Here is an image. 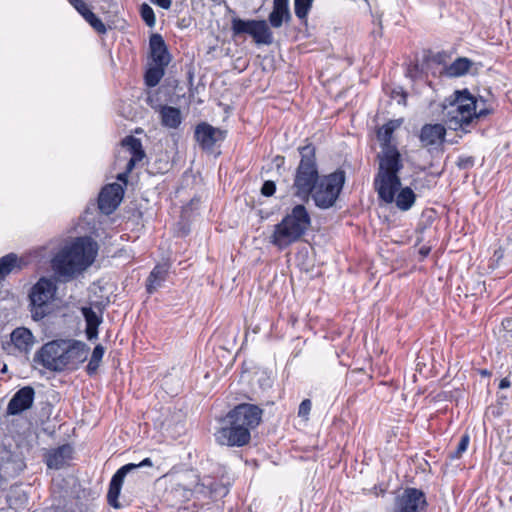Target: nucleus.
<instances>
[{
    "mask_svg": "<svg viewBox=\"0 0 512 512\" xmlns=\"http://www.w3.org/2000/svg\"><path fill=\"white\" fill-rule=\"evenodd\" d=\"M416 201V194L410 187L399 188L394 194L396 207L401 211H408L412 208Z\"/></svg>",
    "mask_w": 512,
    "mask_h": 512,
    "instance_id": "cd10ccee",
    "label": "nucleus"
},
{
    "mask_svg": "<svg viewBox=\"0 0 512 512\" xmlns=\"http://www.w3.org/2000/svg\"><path fill=\"white\" fill-rule=\"evenodd\" d=\"M141 160H142V159L130 158V160L128 161V163H127V165H126V170H125V171H126L127 173H130V172L134 169V167H135L136 163H137V162H139V161H141Z\"/></svg>",
    "mask_w": 512,
    "mask_h": 512,
    "instance_id": "a18cd8bd",
    "label": "nucleus"
},
{
    "mask_svg": "<svg viewBox=\"0 0 512 512\" xmlns=\"http://www.w3.org/2000/svg\"><path fill=\"white\" fill-rule=\"evenodd\" d=\"M420 69L417 63L411 64L407 69V75L411 78H417L419 76Z\"/></svg>",
    "mask_w": 512,
    "mask_h": 512,
    "instance_id": "a19ab883",
    "label": "nucleus"
},
{
    "mask_svg": "<svg viewBox=\"0 0 512 512\" xmlns=\"http://www.w3.org/2000/svg\"><path fill=\"white\" fill-rule=\"evenodd\" d=\"M511 386V382H510V379L508 377H505L503 379H501L500 383H499V389H507Z\"/></svg>",
    "mask_w": 512,
    "mask_h": 512,
    "instance_id": "49530a36",
    "label": "nucleus"
},
{
    "mask_svg": "<svg viewBox=\"0 0 512 512\" xmlns=\"http://www.w3.org/2000/svg\"><path fill=\"white\" fill-rule=\"evenodd\" d=\"M97 255V243L90 237H78L52 259L55 273L66 280L87 269Z\"/></svg>",
    "mask_w": 512,
    "mask_h": 512,
    "instance_id": "f03ea898",
    "label": "nucleus"
},
{
    "mask_svg": "<svg viewBox=\"0 0 512 512\" xmlns=\"http://www.w3.org/2000/svg\"><path fill=\"white\" fill-rule=\"evenodd\" d=\"M124 195L123 187L118 183H111L102 188L98 197V207L101 212L111 214L116 210Z\"/></svg>",
    "mask_w": 512,
    "mask_h": 512,
    "instance_id": "dca6fc26",
    "label": "nucleus"
},
{
    "mask_svg": "<svg viewBox=\"0 0 512 512\" xmlns=\"http://www.w3.org/2000/svg\"><path fill=\"white\" fill-rule=\"evenodd\" d=\"M122 146L128 149L131 154V158L143 159L145 157V151L139 138L131 135L127 136L122 140Z\"/></svg>",
    "mask_w": 512,
    "mask_h": 512,
    "instance_id": "c756f323",
    "label": "nucleus"
},
{
    "mask_svg": "<svg viewBox=\"0 0 512 512\" xmlns=\"http://www.w3.org/2000/svg\"><path fill=\"white\" fill-rule=\"evenodd\" d=\"M420 253H421L422 255L426 256V255H428V253H429V249L421 248Z\"/></svg>",
    "mask_w": 512,
    "mask_h": 512,
    "instance_id": "8fccbe9b",
    "label": "nucleus"
},
{
    "mask_svg": "<svg viewBox=\"0 0 512 512\" xmlns=\"http://www.w3.org/2000/svg\"><path fill=\"white\" fill-rule=\"evenodd\" d=\"M475 164V159L472 156H461L457 160V167L461 170L471 169Z\"/></svg>",
    "mask_w": 512,
    "mask_h": 512,
    "instance_id": "58836bf2",
    "label": "nucleus"
},
{
    "mask_svg": "<svg viewBox=\"0 0 512 512\" xmlns=\"http://www.w3.org/2000/svg\"><path fill=\"white\" fill-rule=\"evenodd\" d=\"M69 2L84 19L92 12L84 0H69Z\"/></svg>",
    "mask_w": 512,
    "mask_h": 512,
    "instance_id": "e433bc0d",
    "label": "nucleus"
},
{
    "mask_svg": "<svg viewBox=\"0 0 512 512\" xmlns=\"http://www.w3.org/2000/svg\"><path fill=\"white\" fill-rule=\"evenodd\" d=\"M227 131L201 122L195 127L194 138L204 151H212L216 143L224 141Z\"/></svg>",
    "mask_w": 512,
    "mask_h": 512,
    "instance_id": "2eb2a0df",
    "label": "nucleus"
},
{
    "mask_svg": "<svg viewBox=\"0 0 512 512\" xmlns=\"http://www.w3.org/2000/svg\"><path fill=\"white\" fill-rule=\"evenodd\" d=\"M161 124L164 127L177 129L182 123L181 111L179 108L164 105L160 109Z\"/></svg>",
    "mask_w": 512,
    "mask_h": 512,
    "instance_id": "bb28decb",
    "label": "nucleus"
},
{
    "mask_svg": "<svg viewBox=\"0 0 512 512\" xmlns=\"http://www.w3.org/2000/svg\"><path fill=\"white\" fill-rule=\"evenodd\" d=\"M291 20L288 0H273L272 11L268 16L271 27L280 28L284 22Z\"/></svg>",
    "mask_w": 512,
    "mask_h": 512,
    "instance_id": "412c9836",
    "label": "nucleus"
},
{
    "mask_svg": "<svg viewBox=\"0 0 512 512\" xmlns=\"http://www.w3.org/2000/svg\"><path fill=\"white\" fill-rule=\"evenodd\" d=\"M104 352L105 349L101 344H98L94 347L91 358L86 366V372L89 376H93L97 373Z\"/></svg>",
    "mask_w": 512,
    "mask_h": 512,
    "instance_id": "7c9ffc66",
    "label": "nucleus"
},
{
    "mask_svg": "<svg viewBox=\"0 0 512 512\" xmlns=\"http://www.w3.org/2000/svg\"><path fill=\"white\" fill-rule=\"evenodd\" d=\"M61 347V364L63 371H75L87 360L89 347L78 340H64Z\"/></svg>",
    "mask_w": 512,
    "mask_h": 512,
    "instance_id": "f8f14e48",
    "label": "nucleus"
},
{
    "mask_svg": "<svg viewBox=\"0 0 512 512\" xmlns=\"http://www.w3.org/2000/svg\"><path fill=\"white\" fill-rule=\"evenodd\" d=\"M35 398V390L31 386L20 388L10 399L7 406L8 415H19L32 407Z\"/></svg>",
    "mask_w": 512,
    "mask_h": 512,
    "instance_id": "a211bd4d",
    "label": "nucleus"
},
{
    "mask_svg": "<svg viewBox=\"0 0 512 512\" xmlns=\"http://www.w3.org/2000/svg\"><path fill=\"white\" fill-rule=\"evenodd\" d=\"M11 340L17 349L25 353H28L34 344L33 334L24 327L16 328L11 333Z\"/></svg>",
    "mask_w": 512,
    "mask_h": 512,
    "instance_id": "b1692460",
    "label": "nucleus"
},
{
    "mask_svg": "<svg viewBox=\"0 0 512 512\" xmlns=\"http://www.w3.org/2000/svg\"><path fill=\"white\" fill-rule=\"evenodd\" d=\"M165 67L159 64H154L153 67H150L145 73V83L148 87H155L159 84L161 79L165 74Z\"/></svg>",
    "mask_w": 512,
    "mask_h": 512,
    "instance_id": "2f4dec72",
    "label": "nucleus"
},
{
    "mask_svg": "<svg viewBox=\"0 0 512 512\" xmlns=\"http://www.w3.org/2000/svg\"><path fill=\"white\" fill-rule=\"evenodd\" d=\"M128 175H129V173L124 171V172H122V173L117 175V180L120 181V182H123L124 184H127V182H128Z\"/></svg>",
    "mask_w": 512,
    "mask_h": 512,
    "instance_id": "de8ad7c7",
    "label": "nucleus"
},
{
    "mask_svg": "<svg viewBox=\"0 0 512 512\" xmlns=\"http://www.w3.org/2000/svg\"><path fill=\"white\" fill-rule=\"evenodd\" d=\"M23 260L15 253H9L0 258V281L4 280L9 274L22 270Z\"/></svg>",
    "mask_w": 512,
    "mask_h": 512,
    "instance_id": "5701e85b",
    "label": "nucleus"
},
{
    "mask_svg": "<svg viewBox=\"0 0 512 512\" xmlns=\"http://www.w3.org/2000/svg\"><path fill=\"white\" fill-rule=\"evenodd\" d=\"M446 132L445 126L441 123L424 124L418 135L421 147L426 148L429 152L442 150L446 141Z\"/></svg>",
    "mask_w": 512,
    "mask_h": 512,
    "instance_id": "4468645a",
    "label": "nucleus"
},
{
    "mask_svg": "<svg viewBox=\"0 0 512 512\" xmlns=\"http://www.w3.org/2000/svg\"><path fill=\"white\" fill-rule=\"evenodd\" d=\"M314 0H294V13L301 21L307 22Z\"/></svg>",
    "mask_w": 512,
    "mask_h": 512,
    "instance_id": "473e14b6",
    "label": "nucleus"
},
{
    "mask_svg": "<svg viewBox=\"0 0 512 512\" xmlns=\"http://www.w3.org/2000/svg\"><path fill=\"white\" fill-rule=\"evenodd\" d=\"M402 124V119L389 120L383 126L378 128L376 132L377 139L380 141L382 149L388 147H396L391 144L394 131Z\"/></svg>",
    "mask_w": 512,
    "mask_h": 512,
    "instance_id": "a878e982",
    "label": "nucleus"
},
{
    "mask_svg": "<svg viewBox=\"0 0 512 512\" xmlns=\"http://www.w3.org/2000/svg\"><path fill=\"white\" fill-rule=\"evenodd\" d=\"M469 442H470V437L467 433H465L464 435L461 436V439L457 445L456 450L449 454V458L450 459L461 458L462 454L467 450Z\"/></svg>",
    "mask_w": 512,
    "mask_h": 512,
    "instance_id": "72a5a7b5",
    "label": "nucleus"
},
{
    "mask_svg": "<svg viewBox=\"0 0 512 512\" xmlns=\"http://www.w3.org/2000/svg\"><path fill=\"white\" fill-rule=\"evenodd\" d=\"M263 409L255 404L240 403L226 416V425L215 433L217 443L228 447H243L251 441V431L262 422Z\"/></svg>",
    "mask_w": 512,
    "mask_h": 512,
    "instance_id": "f257e3e1",
    "label": "nucleus"
},
{
    "mask_svg": "<svg viewBox=\"0 0 512 512\" xmlns=\"http://www.w3.org/2000/svg\"><path fill=\"white\" fill-rule=\"evenodd\" d=\"M300 161L294 173L293 196L308 201L313 188L319 180V170L316 158V147L308 142L304 146L298 147Z\"/></svg>",
    "mask_w": 512,
    "mask_h": 512,
    "instance_id": "423d86ee",
    "label": "nucleus"
},
{
    "mask_svg": "<svg viewBox=\"0 0 512 512\" xmlns=\"http://www.w3.org/2000/svg\"><path fill=\"white\" fill-rule=\"evenodd\" d=\"M56 286L54 282L45 277L40 278L29 293L30 311L36 321L43 319L49 313L48 306L54 298Z\"/></svg>",
    "mask_w": 512,
    "mask_h": 512,
    "instance_id": "1a4fd4ad",
    "label": "nucleus"
},
{
    "mask_svg": "<svg viewBox=\"0 0 512 512\" xmlns=\"http://www.w3.org/2000/svg\"><path fill=\"white\" fill-rule=\"evenodd\" d=\"M233 37L249 35L257 45H271L274 41L273 32L266 20H244L234 17L231 20Z\"/></svg>",
    "mask_w": 512,
    "mask_h": 512,
    "instance_id": "6e6552de",
    "label": "nucleus"
},
{
    "mask_svg": "<svg viewBox=\"0 0 512 512\" xmlns=\"http://www.w3.org/2000/svg\"><path fill=\"white\" fill-rule=\"evenodd\" d=\"M478 373L482 376V377H490L492 375L491 371L487 370V369H478Z\"/></svg>",
    "mask_w": 512,
    "mask_h": 512,
    "instance_id": "09e8293b",
    "label": "nucleus"
},
{
    "mask_svg": "<svg viewBox=\"0 0 512 512\" xmlns=\"http://www.w3.org/2000/svg\"><path fill=\"white\" fill-rule=\"evenodd\" d=\"M149 52L152 62L161 66H168L171 61V55L163 37L154 33L149 39Z\"/></svg>",
    "mask_w": 512,
    "mask_h": 512,
    "instance_id": "6ab92c4d",
    "label": "nucleus"
},
{
    "mask_svg": "<svg viewBox=\"0 0 512 512\" xmlns=\"http://www.w3.org/2000/svg\"><path fill=\"white\" fill-rule=\"evenodd\" d=\"M154 3L163 9H169L171 7L172 0H154Z\"/></svg>",
    "mask_w": 512,
    "mask_h": 512,
    "instance_id": "c03bdc74",
    "label": "nucleus"
},
{
    "mask_svg": "<svg viewBox=\"0 0 512 512\" xmlns=\"http://www.w3.org/2000/svg\"><path fill=\"white\" fill-rule=\"evenodd\" d=\"M311 226V216L303 204L295 205L282 220L274 225L269 242L279 250H285L299 242Z\"/></svg>",
    "mask_w": 512,
    "mask_h": 512,
    "instance_id": "20e7f679",
    "label": "nucleus"
},
{
    "mask_svg": "<svg viewBox=\"0 0 512 512\" xmlns=\"http://www.w3.org/2000/svg\"><path fill=\"white\" fill-rule=\"evenodd\" d=\"M168 275V268L166 265L158 264L150 272L146 280V291L148 294H153L166 280Z\"/></svg>",
    "mask_w": 512,
    "mask_h": 512,
    "instance_id": "393cba45",
    "label": "nucleus"
},
{
    "mask_svg": "<svg viewBox=\"0 0 512 512\" xmlns=\"http://www.w3.org/2000/svg\"><path fill=\"white\" fill-rule=\"evenodd\" d=\"M140 15L147 26L153 27L155 25V14L153 9L146 3L140 7Z\"/></svg>",
    "mask_w": 512,
    "mask_h": 512,
    "instance_id": "c9c22d12",
    "label": "nucleus"
},
{
    "mask_svg": "<svg viewBox=\"0 0 512 512\" xmlns=\"http://www.w3.org/2000/svg\"><path fill=\"white\" fill-rule=\"evenodd\" d=\"M276 191V184L274 181L267 180L261 187V194L265 197H271Z\"/></svg>",
    "mask_w": 512,
    "mask_h": 512,
    "instance_id": "ea45409f",
    "label": "nucleus"
},
{
    "mask_svg": "<svg viewBox=\"0 0 512 512\" xmlns=\"http://www.w3.org/2000/svg\"><path fill=\"white\" fill-rule=\"evenodd\" d=\"M311 408H312V402L310 399H304L300 405H299V408H298V416L300 418H303L305 420L308 419L309 417V414H310V411H311Z\"/></svg>",
    "mask_w": 512,
    "mask_h": 512,
    "instance_id": "4c0bfd02",
    "label": "nucleus"
},
{
    "mask_svg": "<svg viewBox=\"0 0 512 512\" xmlns=\"http://www.w3.org/2000/svg\"><path fill=\"white\" fill-rule=\"evenodd\" d=\"M401 97L403 99V103L406 104L407 93L406 92H402L401 93Z\"/></svg>",
    "mask_w": 512,
    "mask_h": 512,
    "instance_id": "3c124183",
    "label": "nucleus"
},
{
    "mask_svg": "<svg viewBox=\"0 0 512 512\" xmlns=\"http://www.w3.org/2000/svg\"><path fill=\"white\" fill-rule=\"evenodd\" d=\"M85 20L90 24V26L99 34H105L107 32L106 25L102 22V20L93 12L89 13Z\"/></svg>",
    "mask_w": 512,
    "mask_h": 512,
    "instance_id": "f704fd0d",
    "label": "nucleus"
},
{
    "mask_svg": "<svg viewBox=\"0 0 512 512\" xmlns=\"http://www.w3.org/2000/svg\"><path fill=\"white\" fill-rule=\"evenodd\" d=\"M81 312L86 322L85 333L87 339H96L98 337V327L102 323V315L97 314L91 307H83Z\"/></svg>",
    "mask_w": 512,
    "mask_h": 512,
    "instance_id": "4be33fe9",
    "label": "nucleus"
},
{
    "mask_svg": "<svg viewBox=\"0 0 512 512\" xmlns=\"http://www.w3.org/2000/svg\"><path fill=\"white\" fill-rule=\"evenodd\" d=\"M64 340H53L44 344L34 355L33 361L52 372H62L61 347Z\"/></svg>",
    "mask_w": 512,
    "mask_h": 512,
    "instance_id": "ddd939ff",
    "label": "nucleus"
},
{
    "mask_svg": "<svg viewBox=\"0 0 512 512\" xmlns=\"http://www.w3.org/2000/svg\"><path fill=\"white\" fill-rule=\"evenodd\" d=\"M382 150V155H378L380 162L378 173L374 178V189L379 200L391 204L394 201V194L401 186L398 173L402 170L403 163L397 147Z\"/></svg>",
    "mask_w": 512,
    "mask_h": 512,
    "instance_id": "39448f33",
    "label": "nucleus"
},
{
    "mask_svg": "<svg viewBox=\"0 0 512 512\" xmlns=\"http://www.w3.org/2000/svg\"><path fill=\"white\" fill-rule=\"evenodd\" d=\"M273 163L275 164L276 168L277 169H280L284 166L285 164V157L282 156V155H276L274 158H273Z\"/></svg>",
    "mask_w": 512,
    "mask_h": 512,
    "instance_id": "79ce46f5",
    "label": "nucleus"
},
{
    "mask_svg": "<svg viewBox=\"0 0 512 512\" xmlns=\"http://www.w3.org/2000/svg\"><path fill=\"white\" fill-rule=\"evenodd\" d=\"M427 507L426 495L421 489L406 487L395 497L391 512H426Z\"/></svg>",
    "mask_w": 512,
    "mask_h": 512,
    "instance_id": "9b49d317",
    "label": "nucleus"
},
{
    "mask_svg": "<svg viewBox=\"0 0 512 512\" xmlns=\"http://www.w3.org/2000/svg\"><path fill=\"white\" fill-rule=\"evenodd\" d=\"M471 66L472 61L470 59L459 57L446 67V74L450 77H460L465 75Z\"/></svg>",
    "mask_w": 512,
    "mask_h": 512,
    "instance_id": "c85d7f7f",
    "label": "nucleus"
},
{
    "mask_svg": "<svg viewBox=\"0 0 512 512\" xmlns=\"http://www.w3.org/2000/svg\"><path fill=\"white\" fill-rule=\"evenodd\" d=\"M72 453L73 448L69 444L52 449L45 456L46 465L49 468L59 470L72 458Z\"/></svg>",
    "mask_w": 512,
    "mask_h": 512,
    "instance_id": "aec40b11",
    "label": "nucleus"
},
{
    "mask_svg": "<svg viewBox=\"0 0 512 512\" xmlns=\"http://www.w3.org/2000/svg\"><path fill=\"white\" fill-rule=\"evenodd\" d=\"M153 465L152 460L150 458L143 459L140 463H128L122 467H120L112 476L108 492H107V503L109 506L114 509H120L123 507V504L119 501L121 495V489L124 483V479L128 476V481H136L135 471L141 467H151ZM137 477H139L137 475Z\"/></svg>",
    "mask_w": 512,
    "mask_h": 512,
    "instance_id": "9d476101",
    "label": "nucleus"
},
{
    "mask_svg": "<svg viewBox=\"0 0 512 512\" xmlns=\"http://www.w3.org/2000/svg\"><path fill=\"white\" fill-rule=\"evenodd\" d=\"M445 122L454 131L470 132L472 123L491 113L488 108L478 109V100L467 89L456 90L445 99Z\"/></svg>",
    "mask_w": 512,
    "mask_h": 512,
    "instance_id": "7ed1b4c3",
    "label": "nucleus"
},
{
    "mask_svg": "<svg viewBox=\"0 0 512 512\" xmlns=\"http://www.w3.org/2000/svg\"><path fill=\"white\" fill-rule=\"evenodd\" d=\"M192 492L203 497L218 499L227 495L228 488L212 476H203L194 485Z\"/></svg>",
    "mask_w": 512,
    "mask_h": 512,
    "instance_id": "f3484780",
    "label": "nucleus"
},
{
    "mask_svg": "<svg viewBox=\"0 0 512 512\" xmlns=\"http://www.w3.org/2000/svg\"><path fill=\"white\" fill-rule=\"evenodd\" d=\"M346 182V172L342 168L321 175L310 194L314 205L322 210L334 207Z\"/></svg>",
    "mask_w": 512,
    "mask_h": 512,
    "instance_id": "0eeeda50",
    "label": "nucleus"
},
{
    "mask_svg": "<svg viewBox=\"0 0 512 512\" xmlns=\"http://www.w3.org/2000/svg\"><path fill=\"white\" fill-rule=\"evenodd\" d=\"M373 491L376 496H384L387 489L383 485H375Z\"/></svg>",
    "mask_w": 512,
    "mask_h": 512,
    "instance_id": "37998d69",
    "label": "nucleus"
}]
</instances>
